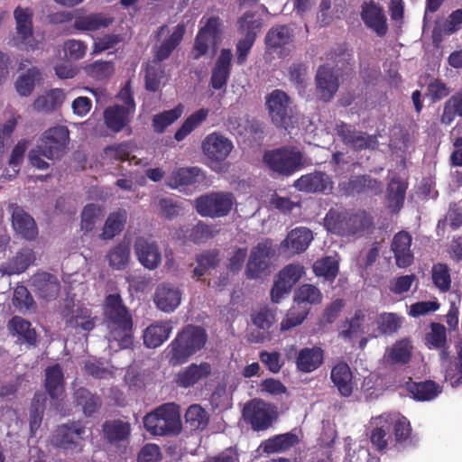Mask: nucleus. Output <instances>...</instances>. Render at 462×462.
<instances>
[{
    "label": "nucleus",
    "instance_id": "680f3d73",
    "mask_svg": "<svg viewBox=\"0 0 462 462\" xmlns=\"http://www.w3.org/2000/svg\"><path fill=\"white\" fill-rule=\"evenodd\" d=\"M429 348L441 349L447 344V330L444 325L437 322L430 324V331L425 336Z\"/></svg>",
    "mask_w": 462,
    "mask_h": 462
},
{
    "label": "nucleus",
    "instance_id": "20e7f679",
    "mask_svg": "<svg viewBox=\"0 0 462 462\" xmlns=\"http://www.w3.org/2000/svg\"><path fill=\"white\" fill-rule=\"evenodd\" d=\"M263 162L273 172L289 177L300 171L305 165L303 153L294 146H282L265 151Z\"/></svg>",
    "mask_w": 462,
    "mask_h": 462
},
{
    "label": "nucleus",
    "instance_id": "3c124183",
    "mask_svg": "<svg viewBox=\"0 0 462 462\" xmlns=\"http://www.w3.org/2000/svg\"><path fill=\"white\" fill-rule=\"evenodd\" d=\"M456 116L462 117V89L453 94L444 104L440 121L444 125H450Z\"/></svg>",
    "mask_w": 462,
    "mask_h": 462
},
{
    "label": "nucleus",
    "instance_id": "79ce46f5",
    "mask_svg": "<svg viewBox=\"0 0 462 462\" xmlns=\"http://www.w3.org/2000/svg\"><path fill=\"white\" fill-rule=\"evenodd\" d=\"M299 443V438L292 432L276 435L265 440L261 447L268 454L282 452L290 449Z\"/></svg>",
    "mask_w": 462,
    "mask_h": 462
},
{
    "label": "nucleus",
    "instance_id": "f257e3e1",
    "mask_svg": "<svg viewBox=\"0 0 462 462\" xmlns=\"http://www.w3.org/2000/svg\"><path fill=\"white\" fill-rule=\"evenodd\" d=\"M374 217L365 209L332 207L324 217L325 228L337 236L362 237L374 229Z\"/></svg>",
    "mask_w": 462,
    "mask_h": 462
},
{
    "label": "nucleus",
    "instance_id": "5701e85b",
    "mask_svg": "<svg viewBox=\"0 0 462 462\" xmlns=\"http://www.w3.org/2000/svg\"><path fill=\"white\" fill-rule=\"evenodd\" d=\"M12 226L15 233L22 238L32 241L38 236V227L34 219L21 207L13 205Z\"/></svg>",
    "mask_w": 462,
    "mask_h": 462
},
{
    "label": "nucleus",
    "instance_id": "338daca9",
    "mask_svg": "<svg viewBox=\"0 0 462 462\" xmlns=\"http://www.w3.org/2000/svg\"><path fill=\"white\" fill-rule=\"evenodd\" d=\"M218 233L213 225H207L202 221L196 224L189 232V239L195 244L205 243Z\"/></svg>",
    "mask_w": 462,
    "mask_h": 462
},
{
    "label": "nucleus",
    "instance_id": "864d4df0",
    "mask_svg": "<svg viewBox=\"0 0 462 462\" xmlns=\"http://www.w3.org/2000/svg\"><path fill=\"white\" fill-rule=\"evenodd\" d=\"M407 183L399 180L393 179L388 184L387 199L391 208L400 210L404 203Z\"/></svg>",
    "mask_w": 462,
    "mask_h": 462
},
{
    "label": "nucleus",
    "instance_id": "a18cd8bd",
    "mask_svg": "<svg viewBox=\"0 0 462 462\" xmlns=\"http://www.w3.org/2000/svg\"><path fill=\"white\" fill-rule=\"evenodd\" d=\"M64 98L65 95L61 89H52L46 95L37 97L32 106L37 112H51L60 107Z\"/></svg>",
    "mask_w": 462,
    "mask_h": 462
},
{
    "label": "nucleus",
    "instance_id": "2eb2a0df",
    "mask_svg": "<svg viewBox=\"0 0 462 462\" xmlns=\"http://www.w3.org/2000/svg\"><path fill=\"white\" fill-rule=\"evenodd\" d=\"M293 187L304 193H330L333 189V181L326 172L315 171L301 175L294 181Z\"/></svg>",
    "mask_w": 462,
    "mask_h": 462
},
{
    "label": "nucleus",
    "instance_id": "0e129e2a",
    "mask_svg": "<svg viewBox=\"0 0 462 462\" xmlns=\"http://www.w3.org/2000/svg\"><path fill=\"white\" fill-rule=\"evenodd\" d=\"M40 72L37 69H30L27 72L18 78L15 83L19 95L30 96L34 88L35 82L39 79Z\"/></svg>",
    "mask_w": 462,
    "mask_h": 462
},
{
    "label": "nucleus",
    "instance_id": "e433bc0d",
    "mask_svg": "<svg viewBox=\"0 0 462 462\" xmlns=\"http://www.w3.org/2000/svg\"><path fill=\"white\" fill-rule=\"evenodd\" d=\"M330 378L340 394L349 397L353 393L352 372L345 362L337 364L331 370Z\"/></svg>",
    "mask_w": 462,
    "mask_h": 462
},
{
    "label": "nucleus",
    "instance_id": "ddd939ff",
    "mask_svg": "<svg viewBox=\"0 0 462 462\" xmlns=\"http://www.w3.org/2000/svg\"><path fill=\"white\" fill-rule=\"evenodd\" d=\"M85 428L79 422L58 426L50 438V443L58 448L72 449L78 447Z\"/></svg>",
    "mask_w": 462,
    "mask_h": 462
},
{
    "label": "nucleus",
    "instance_id": "6e6d98bb",
    "mask_svg": "<svg viewBox=\"0 0 462 462\" xmlns=\"http://www.w3.org/2000/svg\"><path fill=\"white\" fill-rule=\"evenodd\" d=\"M412 348L411 340L402 338L393 345L388 356L394 364L406 365L411 358Z\"/></svg>",
    "mask_w": 462,
    "mask_h": 462
},
{
    "label": "nucleus",
    "instance_id": "c03bdc74",
    "mask_svg": "<svg viewBox=\"0 0 462 462\" xmlns=\"http://www.w3.org/2000/svg\"><path fill=\"white\" fill-rule=\"evenodd\" d=\"M219 251L210 249L203 251L196 255L197 266L193 270V274L197 278L204 276L210 269H215L220 262Z\"/></svg>",
    "mask_w": 462,
    "mask_h": 462
},
{
    "label": "nucleus",
    "instance_id": "c756f323",
    "mask_svg": "<svg viewBox=\"0 0 462 462\" xmlns=\"http://www.w3.org/2000/svg\"><path fill=\"white\" fill-rule=\"evenodd\" d=\"M32 285L35 292L45 300H51L59 296L60 284L58 278L49 273H38L32 277Z\"/></svg>",
    "mask_w": 462,
    "mask_h": 462
},
{
    "label": "nucleus",
    "instance_id": "8fccbe9b",
    "mask_svg": "<svg viewBox=\"0 0 462 462\" xmlns=\"http://www.w3.org/2000/svg\"><path fill=\"white\" fill-rule=\"evenodd\" d=\"M73 396L75 402L82 407L87 416L96 412L101 404L99 398L84 387L75 389Z\"/></svg>",
    "mask_w": 462,
    "mask_h": 462
},
{
    "label": "nucleus",
    "instance_id": "7c9ffc66",
    "mask_svg": "<svg viewBox=\"0 0 462 462\" xmlns=\"http://www.w3.org/2000/svg\"><path fill=\"white\" fill-rule=\"evenodd\" d=\"M211 370L210 364L207 362H202L199 365L193 363L177 374L175 383L179 387H191L200 380L207 378L211 374Z\"/></svg>",
    "mask_w": 462,
    "mask_h": 462
},
{
    "label": "nucleus",
    "instance_id": "f3484780",
    "mask_svg": "<svg viewBox=\"0 0 462 462\" xmlns=\"http://www.w3.org/2000/svg\"><path fill=\"white\" fill-rule=\"evenodd\" d=\"M117 345L121 349H133L134 324L133 318L127 308L123 304L117 293Z\"/></svg>",
    "mask_w": 462,
    "mask_h": 462
},
{
    "label": "nucleus",
    "instance_id": "f03ea898",
    "mask_svg": "<svg viewBox=\"0 0 462 462\" xmlns=\"http://www.w3.org/2000/svg\"><path fill=\"white\" fill-rule=\"evenodd\" d=\"M206 330L194 325H187L168 346L167 357L172 365L186 363L190 356L201 350L207 342Z\"/></svg>",
    "mask_w": 462,
    "mask_h": 462
},
{
    "label": "nucleus",
    "instance_id": "39448f33",
    "mask_svg": "<svg viewBox=\"0 0 462 462\" xmlns=\"http://www.w3.org/2000/svg\"><path fill=\"white\" fill-rule=\"evenodd\" d=\"M265 106L272 123L285 130L294 128L298 118L291 106V97L282 89H274L265 97Z\"/></svg>",
    "mask_w": 462,
    "mask_h": 462
},
{
    "label": "nucleus",
    "instance_id": "aec40b11",
    "mask_svg": "<svg viewBox=\"0 0 462 462\" xmlns=\"http://www.w3.org/2000/svg\"><path fill=\"white\" fill-rule=\"evenodd\" d=\"M251 320L260 330L252 331L249 335V340L254 343H262L269 338L268 331L275 322V312L264 306L252 311Z\"/></svg>",
    "mask_w": 462,
    "mask_h": 462
},
{
    "label": "nucleus",
    "instance_id": "9d476101",
    "mask_svg": "<svg viewBox=\"0 0 462 462\" xmlns=\"http://www.w3.org/2000/svg\"><path fill=\"white\" fill-rule=\"evenodd\" d=\"M233 148V143L218 132L208 134L201 143L203 154L209 161L211 167L226 161Z\"/></svg>",
    "mask_w": 462,
    "mask_h": 462
},
{
    "label": "nucleus",
    "instance_id": "b1692460",
    "mask_svg": "<svg viewBox=\"0 0 462 462\" xmlns=\"http://www.w3.org/2000/svg\"><path fill=\"white\" fill-rule=\"evenodd\" d=\"M117 99L121 105L117 104V133L122 131L131 121L135 112V103L133 97L131 88V80L128 79L125 86L117 93Z\"/></svg>",
    "mask_w": 462,
    "mask_h": 462
},
{
    "label": "nucleus",
    "instance_id": "774afa93",
    "mask_svg": "<svg viewBox=\"0 0 462 462\" xmlns=\"http://www.w3.org/2000/svg\"><path fill=\"white\" fill-rule=\"evenodd\" d=\"M449 93V88L439 79H431L427 85L426 96L430 97L433 103L448 97Z\"/></svg>",
    "mask_w": 462,
    "mask_h": 462
},
{
    "label": "nucleus",
    "instance_id": "5fc2aeb1",
    "mask_svg": "<svg viewBox=\"0 0 462 462\" xmlns=\"http://www.w3.org/2000/svg\"><path fill=\"white\" fill-rule=\"evenodd\" d=\"M164 76L162 61L152 59L145 69V88L155 92L160 88L161 80Z\"/></svg>",
    "mask_w": 462,
    "mask_h": 462
},
{
    "label": "nucleus",
    "instance_id": "37998d69",
    "mask_svg": "<svg viewBox=\"0 0 462 462\" xmlns=\"http://www.w3.org/2000/svg\"><path fill=\"white\" fill-rule=\"evenodd\" d=\"M185 424L191 431L203 430L209 422L208 411L199 404H191L186 411Z\"/></svg>",
    "mask_w": 462,
    "mask_h": 462
},
{
    "label": "nucleus",
    "instance_id": "c85d7f7f",
    "mask_svg": "<svg viewBox=\"0 0 462 462\" xmlns=\"http://www.w3.org/2000/svg\"><path fill=\"white\" fill-rule=\"evenodd\" d=\"M153 300L162 311L172 312L180 304L181 291L170 283H162L156 288Z\"/></svg>",
    "mask_w": 462,
    "mask_h": 462
},
{
    "label": "nucleus",
    "instance_id": "e2e57ef3",
    "mask_svg": "<svg viewBox=\"0 0 462 462\" xmlns=\"http://www.w3.org/2000/svg\"><path fill=\"white\" fill-rule=\"evenodd\" d=\"M308 76V65L303 62H293L288 68L289 80L299 92L304 91Z\"/></svg>",
    "mask_w": 462,
    "mask_h": 462
},
{
    "label": "nucleus",
    "instance_id": "a878e982",
    "mask_svg": "<svg viewBox=\"0 0 462 462\" xmlns=\"http://www.w3.org/2000/svg\"><path fill=\"white\" fill-rule=\"evenodd\" d=\"M114 23V17L103 13H78L73 21V28L81 32H95L107 28Z\"/></svg>",
    "mask_w": 462,
    "mask_h": 462
},
{
    "label": "nucleus",
    "instance_id": "ea45409f",
    "mask_svg": "<svg viewBox=\"0 0 462 462\" xmlns=\"http://www.w3.org/2000/svg\"><path fill=\"white\" fill-rule=\"evenodd\" d=\"M47 403V394L44 392L35 393L29 409V425L32 435L40 429Z\"/></svg>",
    "mask_w": 462,
    "mask_h": 462
},
{
    "label": "nucleus",
    "instance_id": "bf43d9fd",
    "mask_svg": "<svg viewBox=\"0 0 462 462\" xmlns=\"http://www.w3.org/2000/svg\"><path fill=\"white\" fill-rule=\"evenodd\" d=\"M322 300V293L319 289L312 284H303L298 288L294 294V301L307 305L319 304Z\"/></svg>",
    "mask_w": 462,
    "mask_h": 462
},
{
    "label": "nucleus",
    "instance_id": "393cba45",
    "mask_svg": "<svg viewBox=\"0 0 462 462\" xmlns=\"http://www.w3.org/2000/svg\"><path fill=\"white\" fill-rule=\"evenodd\" d=\"M411 236L407 231H400L394 235L391 249L393 252L396 265L406 268L413 262V254L411 251Z\"/></svg>",
    "mask_w": 462,
    "mask_h": 462
},
{
    "label": "nucleus",
    "instance_id": "4c0bfd02",
    "mask_svg": "<svg viewBox=\"0 0 462 462\" xmlns=\"http://www.w3.org/2000/svg\"><path fill=\"white\" fill-rule=\"evenodd\" d=\"M35 260L34 253L30 248H23L9 262L0 266V273L13 275L23 273Z\"/></svg>",
    "mask_w": 462,
    "mask_h": 462
},
{
    "label": "nucleus",
    "instance_id": "423d86ee",
    "mask_svg": "<svg viewBox=\"0 0 462 462\" xmlns=\"http://www.w3.org/2000/svg\"><path fill=\"white\" fill-rule=\"evenodd\" d=\"M235 196L227 191H212L195 199V208L199 215L205 217H222L227 216L234 205Z\"/></svg>",
    "mask_w": 462,
    "mask_h": 462
},
{
    "label": "nucleus",
    "instance_id": "0eeeda50",
    "mask_svg": "<svg viewBox=\"0 0 462 462\" xmlns=\"http://www.w3.org/2000/svg\"><path fill=\"white\" fill-rule=\"evenodd\" d=\"M69 132L66 126L46 130L39 141V151L49 160H58L66 152Z\"/></svg>",
    "mask_w": 462,
    "mask_h": 462
},
{
    "label": "nucleus",
    "instance_id": "052dcab7",
    "mask_svg": "<svg viewBox=\"0 0 462 462\" xmlns=\"http://www.w3.org/2000/svg\"><path fill=\"white\" fill-rule=\"evenodd\" d=\"M9 329L22 337L29 344L36 342V332L31 328V323L24 319L15 316L8 323Z\"/></svg>",
    "mask_w": 462,
    "mask_h": 462
},
{
    "label": "nucleus",
    "instance_id": "f704fd0d",
    "mask_svg": "<svg viewBox=\"0 0 462 462\" xmlns=\"http://www.w3.org/2000/svg\"><path fill=\"white\" fill-rule=\"evenodd\" d=\"M185 32L186 28L183 23H179L175 26L169 37L164 39L160 45L155 48L152 59L162 62L167 60L182 42Z\"/></svg>",
    "mask_w": 462,
    "mask_h": 462
},
{
    "label": "nucleus",
    "instance_id": "cd10ccee",
    "mask_svg": "<svg viewBox=\"0 0 462 462\" xmlns=\"http://www.w3.org/2000/svg\"><path fill=\"white\" fill-rule=\"evenodd\" d=\"M134 249L139 262L147 269H156L161 262L162 255L158 245L144 237H137Z\"/></svg>",
    "mask_w": 462,
    "mask_h": 462
},
{
    "label": "nucleus",
    "instance_id": "f8f14e48",
    "mask_svg": "<svg viewBox=\"0 0 462 462\" xmlns=\"http://www.w3.org/2000/svg\"><path fill=\"white\" fill-rule=\"evenodd\" d=\"M33 12L29 7L17 6L14 11L17 39L31 50L39 48V42L33 37Z\"/></svg>",
    "mask_w": 462,
    "mask_h": 462
},
{
    "label": "nucleus",
    "instance_id": "49530a36",
    "mask_svg": "<svg viewBox=\"0 0 462 462\" xmlns=\"http://www.w3.org/2000/svg\"><path fill=\"white\" fill-rule=\"evenodd\" d=\"M184 106L178 104L174 108L165 110L153 116L152 125L157 134H162L166 128L177 121L183 114Z\"/></svg>",
    "mask_w": 462,
    "mask_h": 462
},
{
    "label": "nucleus",
    "instance_id": "dca6fc26",
    "mask_svg": "<svg viewBox=\"0 0 462 462\" xmlns=\"http://www.w3.org/2000/svg\"><path fill=\"white\" fill-rule=\"evenodd\" d=\"M61 317L68 327L80 328L90 331L95 327V319L88 309L76 306L73 300H66L61 310Z\"/></svg>",
    "mask_w": 462,
    "mask_h": 462
},
{
    "label": "nucleus",
    "instance_id": "6e6552de",
    "mask_svg": "<svg viewBox=\"0 0 462 462\" xmlns=\"http://www.w3.org/2000/svg\"><path fill=\"white\" fill-rule=\"evenodd\" d=\"M335 130L340 141L356 152L374 150L378 146L375 135L359 131L353 125L339 121L336 124Z\"/></svg>",
    "mask_w": 462,
    "mask_h": 462
},
{
    "label": "nucleus",
    "instance_id": "473e14b6",
    "mask_svg": "<svg viewBox=\"0 0 462 462\" xmlns=\"http://www.w3.org/2000/svg\"><path fill=\"white\" fill-rule=\"evenodd\" d=\"M313 239L310 229L300 226L292 229L282 242V247L286 248L290 254H300L309 247Z\"/></svg>",
    "mask_w": 462,
    "mask_h": 462
},
{
    "label": "nucleus",
    "instance_id": "7ed1b4c3",
    "mask_svg": "<svg viewBox=\"0 0 462 462\" xmlns=\"http://www.w3.org/2000/svg\"><path fill=\"white\" fill-rule=\"evenodd\" d=\"M145 430L152 436H177L181 432L180 406L174 402L160 405L143 418Z\"/></svg>",
    "mask_w": 462,
    "mask_h": 462
},
{
    "label": "nucleus",
    "instance_id": "412c9836",
    "mask_svg": "<svg viewBox=\"0 0 462 462\" xmlns=\"http://www.w3.org/2000/svg\"><path fill=\"white\" fill-rule=\"evenodd\" d=\"M342 189L348 196L356 194L378 195L383 191V184L370 175L352 176L347 181L341 184Z\"/></svg>",
    "mask_w": 462,
    "mask_h": 462
},
{
    "label": "nucleus",
    "instance_id": "72a5a7b5",
    "mask_svg": "<svg viewBox=\"0 0 462 462\" xmlns=\"http://www.w3.org/2000/svg\"><path fill=\"white\" fill-rule=\"evenodd\" d=\"M324 360V351L319 346L304 347L300 350L296 365L303 373H311L318 369Z\"/></svg>",
    "mask_w": 462,
    "mask_h": 462
},
{
    "label": "nucleus",
    "instance_id": "a19ab883",
    "mask_svg": "<svg viewBox=\"0 0 462 462\" xmlns=\"http://www.w3.org/2000/svg\"><path fill=\"white\" fill-rule=\"evenodd\" d=\"M407 389L415 400L425 402L433 400L441 393V387L434 381L412 382Z\"/></svg>",
    "mask_w": 462,
    "mask_h": 462
},
{
    "label": "nucleus",
    "instance_id": "09e8293b",
    "mask_svg": "<svg viewBox=\"0 0 462 462\" xmlns=\"http://www.w3.org/2000/svg\"><path fill=\"white\" fill-rule=\"evenodd\" d=\"M310 307L294 301L281 322V330L286 331L300 325L310 312Z\"/></svg>",
    "mask_w": 462,
    "mask_h": 462
},
{
    "label": "nucleus",
    "instance_id": "c9c22d12",
    "mask_svg": "<svg viewBox=\"0 0 462 462\" xmlns=\"http://www.w3.org/2000/svg\"><path fill=\"white\" fill-rule=\"evenodd\" d=\"M44 387L52 401L59 400L64 393V376L60 365L45 369Z\"/></svg>",
    "mask_w": 462,
    "mask_h": 462
},
{
    "label": "nucleus",
    "instance_id": "58836bf2",
    "mask_svg": "<svg viewBox=\"0 0 462 462\" xmlns=\"http://www.w3.org/2000/svg\"><path fill=\"white\" fill-rule=\"evenodd\" d=\"M293 37V30L289 25H276L267 32L264 42L267 49L277 51L291 43Z\"/></svg>",
    "mask_w": 462,
    "mask_h": 462
},
{
    "label": "nucleus",
    "instance_id": "bb28decb",
    "mask_svg": "<svg viewBox=\"0 0 462 462\" xmlns=\"http://www.w3.org/2000/svg\"><path fill=\"white\" fill-rule=\"evenodd\" d=\"M203 171L199 167H183L173 171L166 179V185L180 189L199 183L204 180Z\"/></svg>",
    "mask_w": 462,
    "mask_h": 462
},
{
    "label": "nucleus",
    "instance_id": "a211bd4d",
    "mask_svg": "<svg viewBox=\"0 0 462 462\" xmlns=\"http://www.w3.org/2000/svg\"><path fill=\"white\" fill-rule=\"evenodd\" d=\"M245 420L255 431L267 430L273 422L269 406L261 400H253L243 410Z\"/></svg>",
    "mask_w": 462,
    "mask_h": 462
},
{
    "label": "nucleus",
    "instance_id": "69168bd1",
    "mask_svg": "<svg viewBox=\"0 0 462 462\" xmlns=\"http://www.w3.org/2000/svg\"><path fill=\"white\" fill-rule=\"evenodd\" d=\"M254 16L255 14L254 12L247 11L237 20L238 32L244 34V36L253 34L254 40L256 39L257 31L262 24L260 20L254 19Z\"/></svg>",
    "mask_w": 462,
    "mask_h": 462
},
{
    "label": "nucleus",
    "instance_id": "9b49d317",
    "mask_svg": "<svg viewBox=\"0 0 462 462\" xmlns=\"http://www.w3.org/2000/svg\"><path fill=\"white\" fill-rule=\"evenodd\" d=\"M304 273L303 266L291 263L283 267L277 274L271 290V300L279 303L288 294L292 287L299 282Z\"/></svg>",
    "mask_w": 462,
    "mask_h": 462
},
{
    "label": "nucleus",
    "instance_id": "4be33fe9",
    "mask_svg": "<svg viewBox=\"0 0 462 462\" xmlns=\"http://www.w3.org/2000/svg\"><path fill=\"white\" fill-rule=\"evenodd\" d=\"M233 54L229 49H222L211 71L210 86L219 90L226 86L231 74Z\"/></svg>",
    "mask_w": 462,
    "mask_h": 462
},
{
    "label": "nucleus",
    "instance_id": "4468645a",
    "mask_svg": "<svg viewBox=\"0 0 462 462\" xmlns=\"http://www.w3.org/2000/svg\"><path fill=\"white\" fill-rule=\"evenodd\" d=\"M315 84L319 100L326 103L332 100L339 88V79L334 68L328 64L319 66L315 76Z\"/></svg>",
    "mask_w": 462,
    "mask_h": 462
},
{
    "label": "nucleus",
    "instance_id": "1a4fd4ad",
    "mask_svg": "<svg viewBox=\"0 0 462 462\" xmlns=\"http://www.w3.org/2000/svg\"><path fill=\"white\" fill-rule=\"evenodd\" d=\"M274 250L269 241L258 243L251 250L245 268L248 279H258L269 272Z\"/></svg>",
    "mask_w": 462,
    "mask_h": 462
},
{
    "label": "nucleus",
    "instance_id": "de8ad7c7",
    "mask_svg": "<svg viewBox=\"0 0 462 462\" xmlns=\"http://www.w3.org/2000/svg\"><path fill=\"white\" fill-rule=\"evenodd\" d=\"M208 112L209 111L207 108H200L189 116L180 127L175 132V140L178 142L184 140L193 130L207 119Z\"/></svg>",
    "mask_w": 462,
    "mask_h": 462
},
{
    "label": "nucleus",
    "instance_id": "603ef678",
    "mask_svg": "<svg viewBox=\"0 0 462 462\" xmlns=\"http://www.w3.org/2000/svg\"><path fill=\"white\" fill-rule=\"evenodd\" d=\"M338 270V261L332 256H325L313 264L315 275L324 277L327 281H333L337 276Z\"/></svg>",
    "mask_w": 462,
    "mask_h": 462
},
{
    "label": "nucleus",
    "instance_id": "4d7b16f0",
    "mask_svg": "<svg viewBox=\"0 0 462 462\" xmlns=\"http://www.w3.org/2000/svg\"><path fill=\"white\" fill-rule=\"evenodd\" d=\"M376 323L381 335L392 336L401 328L402 318L396 313L383 312L379 315Z\"/></svg>",
    "mask_w": 462,
    "mask_h": 462
},
{
    "label": "nucleus",
    "instance_id": "2f4dec72",
    "mask_svg": "<svg viewBox=\"0 0 462 462\" xmlns=\"http://www.w3.org/2000/svg\"><path fill=\"white\" fill-rule=\"evenodd\" d=\"M172 331L171 321L155 322L148 326L143 331V344L149 348L162 346Z\"/></svg>",
    "mask_w": 462,
    "mask_h": 462
},
{
    "label": "nucleus",
    "instance_id": "13d9d810",
    "mask_svg": "<svg viewBox=\"0 0 462 462\" xmlns=\"http://www.w3.org/2000/svg\"><path fill=\"white\" fill-rule=\"evenodd\" d=\"M433 284L441 291L448 292L451 288L450 269L447 263H437L431 268Z\"/></svg>",
    "mask_w": 462,
    "mask_h": 462
},
{
    "label": "nucleus",
    "instance_id": "6ab92c4d",
    "mask_svg": "<svg viewBox=\"0 0 462 462\" xmlns=\"http://www.w3.org/2000/svg\"><path fill=\"white\" fill-rule=\"evenodd\" d=\"M361 18L365 24L372 29L377 36L383 37L388 31L387 19L383 8L374 1L362 5Z\"/></svg>",
    "mask_w": 462,
    "mask_h": 462
}]
</instances>
